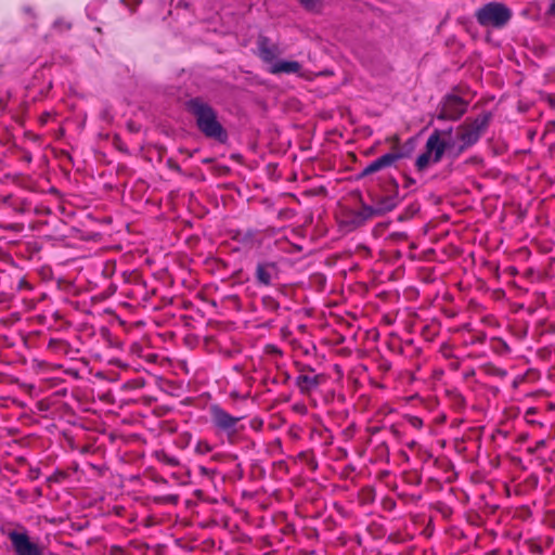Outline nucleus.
<instances>
[{
  "mask_svg": "<svg viewBox=\"0 0 555 555\" xmlns=\"http://www.w3.org/2000/svg\"><path fill=\"white\" fill-rule=\"evenodd\" d=\"M489 114H480L476 118H467L456 128L455 135L450 127L446 130L435 129L428 137L425 150L415 162L418 170L426 169L431 164L441 160L444 152L452 156L461 155L465 150L476 144L488 128Z\"/></svg>",
  "mask_w": 555,
  "mask_h": 555,
  "instance_id": "1",
  "label": "nucleus"
},
{
  "mask_svg": "<svg viewBox=\"0 0 555 555\" xmlns=\"http://www.w3.org/2000/svg\"><path fill=\"white\" fill-rule=\"evenodd\" d=\"M185 109L190 113L201 133L206 138L225 143L228 132L218 119L217 111L203 98L195 96L185 102Z\"/></svg>",
  "mask_w": 555,
  "mask_h": 555,
  "instance_id": "2",
  "label": "nucleus"
},
{
  "mask_svg": "<svg viewBox=\"0 0 555 555\" xmlns=\"http://www.w3.org/2000/svg\"><path fill=\"white\" fill-rule=\"evenodd\" d=\"M382 214V197L377 191L367 190V199L361 198L359 209L343 208L337 216L339 227L350 232Z\"/></svg>",
  "mask_w": 555,
  "mask_h": 555,
  "instance_id": "3",
  "label": "nucleus"
},
{
  "mask_svg": "<svg viewBox=\"0 0 555 555\" xmlns=\"http://www.w3.org/2000/svg\"><path fill=\"white\" fill-rule=\"evenodd\" d=\"M512 16V10L498 1H490L475 11L477 23L485 28L501 29L509 23Z\"/></svg>",
  "mask_w": 555,
  "mask_h": 555,
  "instance_id": "4",
  "label": "nucleus"
},
{
  "mask_svg": "<svg viewBox=\"0 0 555 555\" xmlns=\"http://www.w3.org/2000/svg\"><path fill=\"white\" fill-rule=\"evenodd\" d=\"M209 415L216 431L224 434L230 442L244 430V425L241 424L243 416H233L219 404L209 406Z\"/></svg>",
  "mask_w": 555,
  "mask_h": 555,
  "instance_id": "5",
  "label": "nucleus"
},
{
  "mask_svg": "<svg viewBox=\"0 0 555 555\" xmlns=\"http://www.w3.org/2000/svg\"><path fill=\"white\" fill-rule=\"evenodd\" d=\"M299 375L296 377V386L304 395H308L315 390L326 380L325 375L315 374L314 369L309 364L296 362Z\"/></svg>",
  "mask_w": 555,
  "mask_h": 555,
  "instance_id": "6",
  "label": "nucleus"
},
{
  "mask_svg": "<svg viewBox=\"0 0 555 555\" xmlns=\"http://www.w3.org/2000/svg\"><path fill=\"white\" fill-rule=\"evenodd\" d=\"M468 103L455 94H448L443 98L437 118L442 120L460 119L467 111Z\"/></svg>",
  "mask_w": 555,
  "mask_h": 555,
  "instance_id": "7",
  "label": "nucleus"
},
{
  "mask_svg": "<svg viewBox=\"0 0 555 555\" xmlns=\"http://www.w3.org/2000/svg\"><path fill=\"white\" fill-rule=\"evenodd\" d=\"M276 274L278 268L273 262H258L256 266L255 279L259 285L270 286Z\"/></svg>",
  "mask_w": 555,
  "mask_h": 555,
  "instance_id": "8",
  "label": "nucleus"
},
{
  "mask_svg": "<svg viewBox=\"0 0 555 555\" xmlns=\"http://www.w3.org/2000/svg\"><path fill=\"white\" fill-rule=\"evenodd\" d=\"M257 48L260 59L266 63H272L279 54L278 46L271 43L270 39L266 36L258 37Z\"/></svg>",
  "mask_w": 555,
  "mask_h": 555,
  "instance_id": "9",
  "label": "nucleus"
},
{
  "mask_svg": "<svg viewBox=\"0 0 555 555\" xmlns=\"http://www.w3.org/2000/svg\"><path fill=\"white\" fill-rule=\"evenodd\" d=\"M380 538H382V526L377 522H372V524L367 525L366 537H365L366 544H369L370 541L373 543H378ZM366 547H371V551L376 554L380 553L378 545H366Z\"/></svg>",
  "mask_w": 555,
  "mask_h": 555,
  "instance_id": "10",
  "label": "nucleus"
},
{
  "mask_svg": "<svg viewBox=\"0 0 555 555\" xmlns=\"http://www.w3.org/2000/svg\"><path fill=\"white\" fill-rule=\"evenodd\" d=\"M301 65L297 61H278L275 62L271 68L270 73L278 75V74H296L300 70Z\"/></svg>",
  "mask_w": 555,
  "mask_h": 555,
  "instance_id": "11",
  "label": "nucleus"
},
{
  "mask_svg": "<svg viewBox=\"0 0 555 555\" xmlns=\"http://www.w3.org/2000/svg\"><path fill=\"white\" fill-rule=\"evenodd\" d=\"M380 170H382V156H378L358 173V179L365 180V182H371L372 181L371 176Z\"/></svg>",
  "mask_w": 555,
  "mask_h": 555,
  "instance_id": "12",
  "label": "nucleus"
},
{
  "mask_svg": "<svg viewBox=\"0 0 555 555\" xmlns=\"http://www.w3.org/2000/svg\"><path fill=\"white\" fill-rule=\"evenodd\" d=\"M156 459L158 462H160L167 466H170V467H177L180 465V461L178 457L170 455L163 450L156 452Z\"/></svg>",
  "mask_w": 555,
  "mask_h": 555,
  "instance_id": "13",
  "label": "nucleus"
},
{
  "mask_svg": "<svg viewBox=\"0 0 555 555\" xmlns=\"http://www.w3.org/2000/svg\"><path fill=\"white\" fill-rule=\"evenodd\" d=\"M376 499V490L372 487H364L359 493V500L362 504H371Z\"/></svg>",
  "mask_w": 555,
  "mask_h": 555,
  "instance_id": "14",
  "label": "nucleus"
},
{
  "mask_svg": "<svg viewBox=\"0 0 555 555\" xmlns=\"http://www.w3.org/2000/svg\"><path fill=\"white\" fill-rule=\"evenodd\" d=\"M261 305L264 310L270 312H278V310L280 309V302L271 295L262 296Z\"/></svg>",
  "mask_w": 555,
  "mask_h": 555,
  "instance_id": "15",
  "label": "nucleus"
},
{
  "mask_svg": "<svg viewBox=\"0 0 555 555\" xmlns=\"http://www.w3.org/2000/svg\"><path fill=\"white\" fill-rule=\"evenodd\" d=\"M153 502L158 505H177L179 503L178 494L158 495L153 499Z\"/></svg>",
  "mask_w": 555,
  "mask_h": 555,
  "instance_id": "16",
  "label": "nucleus"
},
{
  "mask_svg": "<svg viewBox=\"0 0 555 555\" xmlns=\"http://www.w3.org/2000/svg\"><path fill=\"white\" fill-rule=\"evenodd\" d=\"M69 477V474L65 470L56 469L50 477L49 481L61 483Z\"/></svg>",
  "mask_w": 555,
  "mask_h": 555,
  "instance_id": "17",
  "label": "nucleus"
},
{
  "mask_svg": "<svg viewBox=\"0 0 555 555\" xmlns=\"http://www.w3.org/2000/svg\"><path fill=\"white\" fill-rule=\"evenodd\" d=\"M212 447L206 440H198L195 446V452L202 455L208 454L211 452Z\"/></svg>",
  "mask_w": 555,
  "mask_h": 555,
  "instance_id": "18",
  "label": "nucleus"
},
{
  "mask_svg": "<svg viewBox=\"0 0 555 555\" xmlns=\"http://www.w3.org/2000/svg\"><path fill=\"white\" fill-rule=\"evenodd\" d=\"M264 353L271 357H282L283 351L274 344H267L263 348Z\"/></svg>",
  "mask_w": 555,
  "mask_h": 555,
  "instance_id": "19",
  "label": "nucleus"
},
{
  "mask_svg": "<svg viewBox=\"0 0 555 555\" xmlns=\"http://www.w3.org/2000/svg\"><path fill=\"white\" fill-rule=\"evenodd\" d=\"M299 3L308 11H315L321 7L322 0H298Z\"/></svg>",
  "mask_w": 555,
  "mask_h": 555,
  "instance_id": "20",
  "label": "nucleus"
},
{
  "mask_svg": "<svg viewBox=\"0 0 555 555\" xmlns=\"http://www.w3.org/2000/svg\"><path fill=\"white\" fill-rule=\"evenodd\" d=\"M68 344L60 338H51L48 344V348L52 350H60L67 347Z\"/></svg>",
  "mask_w": 555,
  "mask_h": 555,
  "instance_id": "21",
  "label": "nucleus"
},
{
  "mask_svg": "<svg viewBox=\"0 0 555 555\" xmlns=\"http://www.w3.org/2000/svg\"><path fill=\"white\" fill-rule=\"evenodd\" d=\"M13 195L12 194H8V195H0V206L1 205H5V206H14L13 204Z\"/></svg>",
  "mask_w": 555,
  "mask_h": 555,
  "instance_id": "22",
  "label": "nucleus"
},
{
  "mask_svg": "<svg viewBox=\"0 0 555 555\" xmlns=\"http://www.w3.org/2000/svg\"><path fill=\"white\" fill-rule=\"evenodd\" d=\"M276 369H278V370H279V372H280V378H281V382H282L283 384H286V383L289 380V378H291L289 373H288L286 370H283V369L281 367V365H279V364H276Z\"/></svg>",
  "mask_w": 555,
  "mask_h": 555,
  "instance_id": "23",
  "label": "nucleus"
},
{
  "mask_svg": "<svg viewBox=\"0 0 555 555\" xmlns=\"http://www.w3.org/2000/svg\"><path fill=\"white\" fill-rule=\"evenodd\" d=\"M398 155L386 153L384 154V167L390 166L396 159Z\"/></svg>",
  "mask_w": 555,
  "mask_h": 555,
  "instance_id": "24",
  "label": "nucleus"
},
{
  "mask_svg": "<svg viewBox=\"0 0 555 555\" xmlns=\"http://www.w3.org/2000/svg\"><path fill=\"white\" fill-rule=\"evenodd\" d=\"M198 470H199V474H201L202 476H207V477H209V478H212V477H214V475H215V470H211V469H209V468H207V467H205V466H199V467H198Z\"/></svg>",
  "mask_w": 555,
  "mask_h": 555,
  "instance_id": "25",
  "label": "nucleus"
},
{
  "mask_svg": "<svg viewBox=\"0 0 555 555\" xmlns=\"http://www.w3.org/2000/svg\"><path fill=\"white\" fill-rule=\"evenodd\" d=\"M546 14L550 16H555V0L550 1L548 9L546 11Z\"/></svg>",
  "mask_w": 555,
  "mask_h": 555,
  "instance_id": "26",
  "label": "nucleus"
},
{
  "mask_svg": "<svg viewBox=\"0 0 555 555\" xmlns=\"http://www.w3.org/2000/svg\"><path fill=\"white\" fill-rule=\"evenodd\" d=\"M367 431L370 433L371 436L377 435L379 433V426H377V425H370L367 427Z\"/></svg>",
  "mask_w": 555,
  "mask_h": 555,
  "instance_id": "27",
  "label": "nucleus"
},
{
  "mask_svg": "<svg viewBox=\"0 0 555 555\" xmlns=\"http://www.w3.org/2000/svg\"><path fill=\"white\" fill-rule=\"evenodd\" d=\"M154 481L157 482V483H160V485H167L168 481L166 478H164L163 476H156L154 478Z\"/></svg>",
  "mask_w": 555,
  "mask_h": 555,
  "instance_id": "28",
  "label": "nucleus"
},
{
  "mask_svg": "<svg viewBox=\"0 0 555 555\" xmlns=\"http://www.w3.org/2000/svg\"><path fill=\"white\" fill-rule=\"evenodd\" d=\"M392 505H393V503H392L391 500H388V499L384 498V503H383L384 509L390 508V507H392Z\"/></svg>",
  "mask_w": 555,
  "mask_h": 555,
  "instance_id": "29",
  "label": "nucleus"
},
{
  "mask_svg": "<svg viewBox=\"0 0 555 555\" xmlns=\"http://www.w3.org/2000/svg\"><path fill=\"white\" fill-rule=\"evenodd\" d=\"M245 238H251L254 235H255V232L254 230L251 229H248L246 232H245Z\"/></svg>",
  "mask_w": 555,
  "mask_h": 555,
  "instance_id": "30",
  "label": "nucleus"
},
{
  "mask_svg": "<svg viewBox=\"0 0 555 555\" xmlns=\"http://www.w3.org/2000/svg\"><path fill=\"white\" fill-rule=\"evenodd\" d=\"M7 108V101L4 99H0V111H4Z\"/></svg>",
  "mask_w": 555,
  "mask_h": 555,
  "instance_id": "31",
  "label": "nucleus"
},
{
  "mask_svg": "<svg viewBox=\"0 0 555 555\" xmlns=\"http://www.w3.org/2000/svg\"><path fill=\"white\" fill-rule=\"evenodd\" d=\"M369 183H370V182H365L366 191L370 189V190H372V191H377L378 193H380L378 189L371 188V186L369 185ZM376 188H379V184H376ZM379 195L382 196V194H379Z\"/></svg>",
  "mask_w": 555,
  "mask_h": 555,
  "instance_id": "32",
  "label": "nucleus"
},
{
  "mask_svg": "<svg viewBox=\"0 0 555 555\" xmlns=\"http://www.w3.org/2000/svg\"><path fill=\"white\" fill-rule=\"evenodd\" d=\"M383 322H384V324L390 323V320L387 317L384 315Z\"/></svg>",
  "mask_w": 555,
  "mask_h": 555,
  "instance_id": "33",
  "label": "nucleus"
},
{
  "mask_svg": "<svg viewBox=\"0 0 555 555\" xmlns=\"http://www.w3.org/2000/svg\"><path fill=\"white\" fill-rule=\"evenodd\" d=\"M388 369H389V366L384 362V366H383L384 372H385L386 370H388Z\"/></svg>",
  "mask_w": 555,
  "mask_h": 555,
  "instance_id": "34",
  "label": "nucleus"
}]
</instances>
